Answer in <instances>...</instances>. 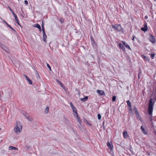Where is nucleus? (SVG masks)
<instances>
[{
	"mask_svg": "<svg viewBox=\"0 0 156 156\" xmlns=\"http://www.w3.org/2000/svg\"><path fill=\"white\" fill-rule=\"evenodd\" d=\"M64 90L66 91V89H67V88H64Z\"/></svg>",
	"mask_w": 156,
	"mask_h": 156,
	"instance_id": "c03bdc74",
	"label": "nucleus"
},
{
	"mask_svg": "<svg viewBox=\"0 0 156 156\" xmlns=\"http://www.w3.org/2000/svg\"><path fill=\"white\" fill-rule=\"evenodd\" d=\"M155 55V54H154V53H152L151 54V58L152 59H153L154 58V56Z\"/></svg>",
	"mask_w": 156,
	"mask_h": 156,
	"instance_id": "c85d7f7f",
	"label": "nucleus"
},
{
	"mask_svg": "<svg viewBox=\"0 0 156 156\" xmlns=\"http://www.w3.org/2000/svg\"><path fill=\"white\" fill-rule=\"evenodd\" d=\"M0 45L1 47L3 48V49L4 50L6 51L7 52H9V50L8 49L6 48L3 44L1 43H0Z\"/></svg>",
	"mask_w": 156,
	"mask_h": 156,
	"instance_id": "6e6552de",
	"label": "nucleus"
},
{
	"mask_svg": "<svg viewBox=\"0 0 156 156\" xmlns=\"http://www.w3.org/2000/svg\"><path fill=\"white\" fill-rule=\"evenodd\" d=\"M76 116H77L78 122L80 124L82 122L80 119L78 117V115Z\"/></svg>",
	"mask_w": 156,
	"mask_h": 156,
	"instance_id": "5701e85b",
	"label": "nucleus"
},
{
	"mask_svg": "<svg viewBox=\"0 0 156 156\" xmlns=\"http://www.w3.org/2000/svg\"><path fill=\"white\" fill-rule=\"evenodd\" d=\"M24 115L26 119L29 116V114L26 113L24 114Z\"/></svg>",
	"mask_w": 156,
	"mask_h": 156,
	"instance_id": "cd10ccee",
	"label": "nucleus"
},
{
	"mask_svg": "<svg viewBox=\"0 0 156 156\" xmlns=\"http://www.w3.org/2000/svg\"><path fill=\"white\" fill-rule=\"evenodd\" d=\"M156 0H154V1H156Z\"/></svg>",
	"mask_w": 156,
	"mask_h": 156,
	"instance_id": "de8ad7c7",
	"label": "nucleus"
},
{
	"mask_svg": "<svg viewBox=\"0 0 156 156\" xmlns=\"http://www.w3.org/2000/svg\"><path fill=\"white\" fill-rule=\"evenodd\" d=\"M107 145L108 148H110L111 150L112 149L113 146L112 144H111L110 142H108L107 143Z\"/></svg>",
	"mask_w": 156,
	"mask_h": 156,
	"instance_id": "9b49d317",
	"label": "nucleus"
},
{
	"mask_svg": "<svg viewBox=\"0 0 156 156\" xmlns=\"http://www.w3.org/2000/svg\"><path fill=\"white\" fill-rule=\"evenodd\" d=\"M122 44L123 45L126 47L127 48L129 49H131V48L129 45L127 44L125 41H122Z\"/></svg>",
	"mask_w": 156,
	"mask_h": 156,
	"instance_id": "f8f14e48",
	"label": "nucleus"
},
{
	"mask_svg": "<svg viewBox=\"0 0 156 156\" xmlns=\"http://www.w3.org/2000/svg\"><path fill=\"white\" fill-rule=\"evenodd\" d=\"M14 16L15 17V20H16V22L19 21V20L17 18V17L16 14H14Z\"/></svg>",
	"mask_w": 156,
	"mask_h": 156,
	"instance_id": "a878e982",
	"label": "nucleus"
},
{
	"mask_svg": "<svg viewBox=\"0 0 156 156\" xmlns=\"http://www.w3.org/2000/svg\"><path fill=\"white\" fill-rule=\"evenodd\" d=\"M24 76L26 77L27 80L28 81L29 83L30 84L32 83V81L31 80H30L29 78L27 76L25 75H24Z\"/></svg>",
	"mask_w": 156,
	"mask_h": 156,
	"instance_id": "ddd939ff",
	"label": "nucleus"
},
{
	"mask_svg": "<svg viewBox=\"0 0 156 156\" xmlns=\"http://www.w3.org/2000/svg\"><path fill=\"white\" fill-rule=\"evenodd\" d=\"M41 26H42V30L43 31V30H44V24L43 23V21L42 22Z\"/></svg>",
	"mask_w": 156,
	"mask_h": 156,
	"instance_id": "c756f323",
	"label": "nucleus"
},
{
	"mask_svg": "<svg viewBox=\"0 0 156 156\" xmlns=\"http://www.w3.org/2000/svg\"><path fill=\"white\" fill-rule=\"evenodd\" d=\"M70 105L71 106L73 105V104L71 102H70Z\"/></svg>",
	"mask_w": 156,
	"mask_h": 156,
	"instance_id": "ea45409f",
	"label": "nucleus"
},
{
	"mask_svg": "<svg viewBox=\"0 0 156 156\" xmlns=\"http://www.w3.org/2000/svg\"><path fill=\"white\" fill-rule=\"evenodd\" d=\"M16 23L19 25L20 26V23H19V20L18 21H16Z\"/></svg>",
	"mask_w": 156,
	"mask_h": 156,
	"instance_id": "58836bf2",
	"label": "nucleus"
},
{
	"mask_svg": "<svg viewBox=\"0 0 156 156\" xmlns=\"http://www.w3.org/2000/svg\"><path fill=\"white\" fill-rule=\"evenodd\" d=\"M119 46L120 49H121L123 51H125V48L122 45V44L121 43H120L119 44Z\"/></svg>",
	"mask_w": 156,
	"mask_h": 156,
	"instance_id": "2eb2a0df",
	"label": "nucleus"
},
{
	"mask_svg": "<svg viewBox=\"0 0 156 156\" xmlns=\"http://www.w3.org/2000/svg\"><path fill=\"white\" fill-rule=\"evenodd\" d=\"M98 119H101V116L100 114H98Z\"/></svg>",
	"mask_w": 156,
	"mask_h": 156,
	"instance_id": "7c9ffc66",
	"label": "nucleus"
},
{
	"mask_svg": "<svg viewBox=\"0 0 156 156\" xmlns=\"http://www.w3.org/2000/svg\"><path fill=\"white\" fill-rule=\"evenodd\" d=\"M143 58L144 59H146V60H148V59L147 57L146 56H144Z\"/></svg>",
	"mask_w": 156,
	"mask_h": 156,
	"instance_id": "f704fd0d",
	"label": "nucleus"
},
{
	"mask_svg": "<svg viewBox=\"0 0 156 156\" xmlns=\"http://www.w3.org/2000/svg\"><path fill=\"white\" fill-rule=\"evenodd\" d=\"M47 66L49 68V69L50 70H51V67H50V65H49V64H48L47 63Z\"/></svg>",
	"mask_w": 156,
	"mask_h": 156,
	"instance_id": "72a5a7b5",
	"label": "nucleus"
},
{
	"mask_svg": "<svg viewBox=\"0 0 156 156\" xmlns=\"http://www.w3.org/2000/svg\"><path fill=\"white\" fill-rule=\"evenodd\" d=\"M123 135L124 138H127L128 135L127 134V133L126 131H124L123 132Z\"/></svg>",
	"mask_w": 156,
	"mask_h": 156,
	"instance_id": "dca6fc26",
	"label": "nucleus"
},
{
	"mask_svg": "<svg viewBox=\"0 0 156 156\" xmlns=\"http://www.w3.org/2000/svg\"><path fill=\"white\" fill-rule=\"evenodd\" d=\"M149 41L153 43H154L156 42L155 38L154 36L151 34L150 35V37L149 38Z\"/></svg>",
	"mask_w": 156,
	"mask_h": 156,
	"instance_id": "20e7f679",
	"label": "nucleus"
},
{
	"mask_svg": "<svg viewBox=\"0 0 156 156\" xmlns=\"http://www.w3.org/2000/svg\"><path fill=\"white\" fill-rule=\"evenodd\" d=\"M116 97L115 96H114L112 98V101H115L116 100Z\"/></svg>",
	"mask_w": 156,
	"mask_h": 156,
	"instance_id": "bb28decb",
	"label": "nucleus"
},
{
	"mask_svg": "<svg viewBox=\"0 0 156 156\" xmlns=\"http://www.w3.org/2000/svg\"><path fill=\"white\" fill-rule=\"evenodd\" d=\"M36 72L37 73V74H38V73H37V71H36Z\"/></svg>",
	"mask_w": 156,
	"mask_h": 156,
	"instance_id": "a18cd8bd",
	"label": "nucleus"
},
{
	"mask_svg": "<svg viewBox=\"0 0 156 156\" xmlns=\"http://www.w3.org/2000/svg\"><path fill=\"white\" fill-rule=\"evenodd\" d=\"M156 101V97H153L152 98L151 97L150 98L149 101V103L148 107V112L149 114L151 115L150 117L151 121H152V115L153 108V106L154 103Z\"/></svg>",
	"mask_w": 156,
	"mask_h": 156,
	"instance_id": "f257e3e1",
	"label": "nucleus"
},
{
	"mask_svg": "<svg viewBox=\"0 0 156 156\" xmlns=\"http://www.w3.org/2000/svg\"><path fill=\"white\" fill-rule=\"evenodd\" d=\"M2 22L5 23L8 26L9 28H10L13 31H16V30L14 29H13V28H12L10 25H9L5 20H2Z\"/></svg>",
	"mask_w": 156,
	"mask_h": 156,
	"instance_id": "423d86ee",
	"label": "nucleus"
},
{
	"mask_svg": "<svg viewBox=\"0 0 156 156\" xmlns=\"http://www.w3.org/2000/svg\"><path fill=\"white\" fill-rule=\"evenodd\" d=\"M16 23L19 25L20 26V23H19V20L18 21H16Z\"/></svg>",
	"mask_w": 156,
	"mask_h": 156,
	"instance_id": "4c0bfd02",
	"label": "nucleus"
},
{
	"mask_svg": "<svg viewBox=\"0 0 156 156\" xmlns=\"http://www.w3.org/2000/svg\"><path fill=\"white\" fill-rule=\"evenodd\" d=\"M48 111H49V107H47L45 109V110L44 111V112L45 113H47L48 112Z\"/></svg>",
	"mask_w": 156,
	"mask_h": 156,
	"instance_id": "4be33fe9",
	"label": "nucleus"
},
{
	"mask_svg": "<svg viewBox=\"0 0 156 156\" xmlns=\"http://www.w3.org/2000/svg\"><path fill=\"white\" fill-rule=\"evenodd\" d=\"M88 99V97L86 96L83 98H81V100L83 102H85L87 101Z\"/></svg>",
	"mask_w": 156,
	"mask_h": 156,
	"instance_id": "f3484780",
	"label": "nucleus"
},
{
	"mask_svg": "<svg viewBox=\"0 0 156 156\" xmlns=\"http://www.w3.org/2000/svg\"><path fill=\"white\" fill-rule=\"evenodd\" d=\"M38 29H39V30L41 31V27H40V28H39Z\"/></svg>",
	"mask_w": 156,
	"mask_h": 156,
	"instance_id": "37998d69",
	"label": "nucleus"
},
{
	"mask_svg": "<svg viewBox=\"0 0 156 156\" xmlns=\"http://www.w3.org/2000/svg\"><path fill=\"white\" fill-rule=\"evenodd\" d=\"M112 27L115 30H116L119 31H121L122 29L121 26L119 25H112Z\"/></svg>",
	"mask_w": 156,
	"mask_h": 156,
	"instance_id": "7ed1b4c3",
	"label": "nucleus"
},
{
	"mask_svg": "<svg viewBox=\"0 0 156 156\" xmlns=\"http://www.w3.org/2000/svg\"><path fill=\"white\" fill-rule=\"evenodd\" d=\"M57 81L58 82V84H59V85H60L62 87H63V85L62 84V83H61L58 80H57Z\"/></svg>",
	"mask_w": 156,
	"mask_h": 156,
	"instance_id": "b1692460",
	"label": "nucleus"
},
{
	"mask_svg": "<svg viewBox=\"0 0 156 156\" xmlns=\"http://www.w3.org/2000/svg\"><path fill=\"white\" fill-rule=\"evenodd\" d=\"M73 110V112L74 113L73 114V115L74 116H76L78 115V114L77 112L76 108L75 107H74V108H72Z\"/></svg>",
	"mask_w": 156,
	"mask_h": 156,
	"instance_id": "1a4fd4ad",
	"label": "nucleus"
},
{
	"mask_svg": "<svg viewBox=\"0 0 156 156\" xmlns=\"http://www.w3.org/2000/svg\"><path fill=\"white\" fill-rule=\"evenodd\" d=\"M141 30L143 31H146L147 30V26L144 27H142L141 28Z\"/></svg>",
	"mask_w": 156,
	"mask_h": 156,
	"instance_id": "aec40b11",
	"label": "nucleus"
},
{
	"mask_svg": "<svg viewBox=\"0 0 156 156\" xmlns=\"http://www.w3.org/2000/svg\"><path fill=\"white\" fill-rule=\"evenodd\" d=\"M22 127L20 122L19 121L16 122V125L14 128V131L16 134L19 133L21 132Z\"/></svg>",
	"mask_w": 156,
	"mask_h": 156,
	"instance_id": "f03ea898",
	"label": "nucleus"
},
{
	"mask_svg": "<svg viewBox=\"0 0 156 156\" xmlns=\"http://www.w3.org/2000/svg\"><path fill=\"white\" fill-rule=\"evenodd\" d=\"M43 40L44 42L46 41V38H47V36L45 34L44 30L43 31Z\"/></svg>",
	"mask_w": 156,
	"mask_h": 156,
	"instance_id": "39448f33",
	"label": "nucleus"
},
{
	"mask_svg": "<svg viewBox=\"0 0 156 156\" xmlns=\"http://www.w3.org/2000/svg\"><path fill=\"white\" fill-rule=\"evenodd\" d=\"M10 9V10L11 11V12L12 13V14H13V15L14 16V14H16L13 11V10L11 9V8H9Z\"/></svg>",
	"mask_w": 156,
	"mask_h": 156,
	"instance_id": "473e14b6",
	"label": "nucleus"
},
{
	"mask_svg": "<svg viewBox=\"0 0 156 156\" xmlns=\"http://www.w3.org/2000/svg\"><path fill=\"white\" fill-rule=\"evenodd\" d=\"M27 119L30 121H32V119L30 116H28Z\"/></svg>",
	"mask_w": 156,
	"mask_h": 156,
	"instance_id": "393cba45",
	"label": "nucleus"
},
{
	"mask_svg": "<svg viewBox=\"0 0 156 156\" xmlns=\"http://www.w3.org/2000/svg\"><path fill=\"white\" fill-rule=\"evenodd\" d=\"M1 128H0V130H1Z\"/></svg>",
	"mask_w": 156,
	"mask_h": 156,
	"instance_id": "49530a36",
	"label": "nucleus"
},
{
	"mask_svg": "<svg viewBox=\"0 0 156 156\" xmlns=\"http://www.w3.org/2000/svg\"><path fill=\"white\" fill-rule=\"evenodd\" d=\"M34 27L36 28H40L41 26H40L37 23L35 24L34 26Z\"/></svg>",
	"mask_w": 156,
	"mask_h": 156,
	"instance_id": "412c9836",
	"label": "nucleus"
},
{
	"mask_svg": "<svg viewBox=\"0 0 156 156\" xmlns=\"http://www.w3.org/2000/svg\"><path fill=\"white\" fill-rule=\"evenodd\" d=\"M60 20L61 22L62 23L64 22V19L62 18H60Z\"/></svg>",
	"mask_w": 156,
	"mask_h": 156,
	"instance_id": "2f4dec72",
	"label": "nucleus"
},
{
	"mask_svg": "<svg viewBox=\"0 0 156 156\" xmlns=\"http://www.w3.org/2000/svg\"><path fill=\"white\" fill-rule=\"evenodd\" d=\"M140 129L142 130V132L144 134H147V133L146 131L145 130L144 128L143 127V126H141L140 127Z\"/></svg>",
	"mask_w": 156,
	"mask_h": 156,
	"instance_id": "4468645a",
	"label": "nucleus"
},
{
	"mask_svg": "<svg viewBox=\"0 0 156 156\" xmlns=\"http://www.w3.org/2000/svg\"><path fill=\"white\" fill-rule=\"evenodd\" d=\"M133 110L134 112L135 113V114L136 115H139V113L136 109V107H134V108H133Z\"/></svg>",
	"mask_w": 156,
	"mask_h": 156,
	"instance_id": "a211bd4d",
	"label": "nucleus"
},
{
	"mask_svg": "<svg viewBox=\"0 0 156 156\" xmlns=\"http://www.w3.org/2000/svg\"><path fill=\"white\" fill-rule=\"evenodd\" d=\"M145 19H147V16H145Z\"/></svg>",
	"mask_w": 156,
	"mask_h": 156,
	"instance_id": "79ce46f5",
	"label": "nucleus"
},
{
	"mask_svg": "<svg viewBox=\"0 0 156 156\" xmlns=\"http://www.w3.org/2000/svg\"><path fill=\"white\" fill-rule=\"evenodd\" d=\"M135 36L134 35H133V38H132V40L133 41H134V38H135Z\"/></svg>",
	"mask_w": 156,
	"mask_h": 156,
	"instance_id": "e433bc0d",
	"label": "nucleus"
},
{
	"mask_svg": "<svg viewBox=\"0 0 156 156\" xmlns=\"http://www.w3.org/2000/svg\"><path fill=\"white\" fill-rule=\"evenodd\" d=\"M72 108H74L75 107L73 105L72 106H71Z\"/></svg>",
	"mask_w": 156,
	"mask_h": 156,
	"instance_id": "a19ab883",
	"label": "nucleus"
},
{
	"mask_svg": "<svg viewBox=\"0 0 156 156\" xmlns=\"http://www.w3.org/2000/svg\"><path fill=\"white\" fill-rule=\"evenodd\" d=\"M9 150H17L18 149L15 147L10 146L9 147Z\"/></svg>",
	"mask_w": 156,
	"mask_h": 156,
	"instance_id": "6ab92c4d",
	"label": "nucleus"
},
{
	"mask_svg": "<svg viewBox=\"0 0 156 156\" xmlns=\"http://www.w3.org/2000/svg\"><path fill=\"white\" fill-rule=\"evenodd\" d=\"M127 103L128 105V107H129L128 108L129 109V110H130L132 111V109H131V102H130L128 100L127 101Z\"/></svg>",
	"mask_w": 156,
	"mask_h": 156,
	"instance_id": "9d476101",
	"label": "nucleus"
},
{
	"mask_svg": "<svg viewBox=\"0 0 156 156\" xmlns=\"http://www.w3.org/2000/svg\"><path fill=\"white\" fill-rule=\"evenodd\" d=\"M97 92L99 94L102 95L105 94L104 91L102 90H98Z\"/></svg>",
	"mask_w": 156,
	"mask_h": 156,
	"instance_id": "0eeeda50",
	"label": "nucleus"
},
{
	"mask_svg": "<svg viewBox=\"0 0 156 156\" xmlns=\"http://www.w3.org/2000/svg\"><path fill=\"white\" fill-rule=\"evenodd\" d=\"M24 3L26 5H27L28 4V2L27 0H25L24 1Z\"/></svg>",
	"mask_w": 156,
	"mask_h": 156,
	"instance_id": "c9c22d12",
	"label": "nucleus"
}]
</instances>
